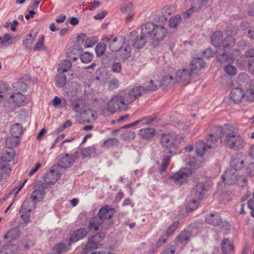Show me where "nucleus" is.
<instances>
[{
    "label": "nucleus",
    "instance_id": "1",
    "mask_svg": "<svg viewBox=\"0 0 254 254\" xmlns=\"http://www.w3.org/2000/svg\"><path fill=\"white\" fill-rule=\"evenodd\" d=\"M115 212V208L110 207L109 205L102 207L99 209L98 215L90 220L88 229L91 231H96L102 224L104 226L106 223H108V226H105V228L111 227L112 223L111 222V219L114 216Z\"/></svg>",
    "mask_w": 254,
    "mask_h": 254
},
{
    "label": "nucleus",
    "instance_id": "2",
    "mask_svg": "<svg viewBox=\"0 0 254 254\" xmlns=\"http://www.w3.org/2000/svg\"><path fill=\"white\" fill-rule=\"evenodd\" d=\"M141 33L147 37H150L153 43L157 45L163 41L168 33L167 28L161 25L148 22L142 25Z\"/></svg>",
    "mask_w": 254,
    "mask_h": 254
},
{
    "label": "nucleus",
    "instance_id": "3",
    "mask_svg": "<svg viewBox=\"0 0 254 254\" xmlns=\"http://www.w3.org/2000/svg\"><path fill=\"white\" fill-rule=\"evenodd\" d=\"M179 136L177 134H163L160 138V143L163 147L164 152L171 156L180 153L178 144L180 143Z\"/></svg>",
    "mask_w": 254,
    "mask_h": 254
},
{
    "label": "nucleus",
    "instance_id": "4",
    "mask_svg": "<svg viewBox=\"0 0 254 254\" xmlns=\"http://www.w3.org/2000/svg\"><path fill=\"white\" fill-rule=\"evenodd\" d=\"M232 132L227 133L225 135L223 142L224 144L230 149L234 150H239L242 149L245 145L243 138L238 134L236 129L231 127Z\"/></svg>",
    "mask_w": 254,
    "mask_h": 254
},
{
    "label": "nucleus",
    "instance_id": "5",
    "mask_svg": "<svg viewBox=\"0 0 254 254\" xmlns=\"http://www.w3.org/2000/svg\"><path fill=\"white\" fill-rule=\"evenodd\" d=\"M105 234L99 233L88 238L87 244L82 245V254L87 253L101 247L100 242L104 239Z\"/></svg>",
    "mask_w": 254,
    "mask_h": 254
},
{
    "label": "nucleus",
    "instance_id": "6",
    "mask_svg": "<svg viewBox=\"0 0 254 254\" xmlns=\"http://www.w3.org/2000/svg\"><path fill=\"white\" fill-rule=\"evenodd\" d=\"M223 33L218 31H216L211 36V43L215 47L220 46L222 44V47L228 48L233 46L235 44V39L231 36H227L223 41Z\"/></svg>",
    "mask_w": 254,
    "mask_h": 254
},
{
    "label": "nucleus",
    "instance_id": "7",
    "mask_svg": "<svg viewBox=\"0 0 254 254\" xmlns=\"http://www.w3.org/2000/svg\"><path fill=\"white\" fill-rule=\"evenodd\" d=\"M217 141L218 138L212 133L209 134L206 143L200 140L197 144L196 149L197 156L202 157L206 151L216 146V142Z\"/></svg>",
    "mask_w": 254,
    "mask_h": 254
},
{
    "label": "nucleus",
    "instance_id": "8",
    "mask_svg": "<svg viewBox=\"0 0 254 254\" xmlns=\"http://www.w3.org/2000/svg\"><path fill=\"white\" fill-rule=\"evenodd\" d=\"M127 103L126 99L123 96H115L108 103L107 110L111 114H113L117 109L121 108L124 106L128 105Z\"/></svg>",
    "mask_w": 254,
    "mask_h": 254
},
{
    "label": "nucleus",
    "instance_id": "9",
    "mask_svg": "<svg viewBox=\"0 0 254 254\" xmlns=\"http://www.w3.org/2000/svg\"><path fill=\"white\" fill-rule=\"evenodd\" d=\"M78 151H76L74 154H65L64 156L59 157V165L57 168H68L72 165L75 160L79 158Z\"/></svg>",
    "mask_w": 254,
    "mask_h": 254
},
{
    "label": "nucleus",
    "instance_id": "10",
    "mask_svg": "<svg viewBox=\"0 0 254 254\" xmlns=\"http://www.w3.org/2000/svg\"><path fill=\"white\" fill-rule=\"evenodd\" d=\"M210 186L207 182H198L192 190V194L194 198L202 200L204 197L205 193L210 189Z\"/></svg>",
    "mask_w": 254,
    "mask_h": 254
},
{
    "label": "nucleus",
    "instance_id": "11",
    "mask_svg": "<svg viewBox=\"0 0 254 254\" xmlns=\"http://www.w3.org/2000/svg\"><path fill=\"white\" fill-rule=\"evenodd\" d=\"M191 173V171L189 168H182L171 176V178L176 184H183L188 182Z\"/></svg>",
    "mask_w": 254,
    "mask_h": 254
},
{
    "label": "nucleus",
    "instance_id": "12",
    "mask_svg": "<svg viewBox=\"0 0 254 254\" xmlns=\"http://www.w3.org/2000/svg\"><path fill=\"white\" fill-rule=\"evenodd\" d=\"M14 156V152L10 149L9 151L4 153L0 158V169H5L3 171L6 175H9L11 172V169L9 167L8 163L13 160Z\"/></svg>",
    "mask_w": 254,
    "mask_h": 254
},
{
    "label": "nucleus",
    "instance_id": "13",
    "mask_svg": "<svg viewBox=\"0 0 254 254\" xmlns=\"http://www.w3.org/2000/svg\"><path fill=\"white\" fill-rule=\"evenodd\" d=\"M57 166H54L51 168L50 171L45 176V183L47 184L55 183L61 177V174L59 170H57Z\"/></svg>",
    "mask_w": 254,
    "mask_h": 254
},
{
    "label": "nucleus",
    "instance_id": "14",
    "mask_svg": "<svg viewBox=\"0 0 254 254\" xmlns=\"http://www.w3.org/2000/svg\"><path fill=\"white\" fill-rule=\"evenodd\" d=\"M143 93H145L144 86H136L131 89L128 93L127 96L124 98L126 99L127 103L128 105L134 101L138 96L141 95Z\"/></svg>",
    "mask_w": 254,
    "mask_h": 254
},
{
    "label": "nucleus",
    "instance_id": "15",
    "mask_svg": "<svg viewBox=\"0 0 254 254\" xmlns=\"http://www.w3.org/2000/svg\"><path fill=\"white\" fill-rule=\"evenodd\" d=\"M20 213H21V219L23 221L22 226H25L30 222L31 217V208L28 201H25L23 202Z\"/></svg>",
    "mask_w": 254,
    "mask_h": 254
},
{
    "label": "nucleus",
    "instance_id": "16",
    "mask_svg": "<svg viewBox=\"0 0 254 254\" xmlns=\"http://www.w3.org/2000/svg\"><path fill=\"white\" fill-rule=\"evenodd\" d=\"M225 183L228 185H234L237 182L238 175H235V171L232 169H227L222 176Z\"/></svg>",
    "mask_w": 254,
    "mask_h": 254
},
{
    "label": "nucleus",
    "instance_id": "17",
    "mask_svg": "<svg viewBox=\"0 0 254 254\" xmlns=\"http://www.w3.org/2000/svg\"><path fill=\"white\" fill-rule=\"evenodd\" d=\"M25 99V95L11 90L6 101L19 106L22 105Z\"/></svg>",
    "mask_w": 254,
    "mask_h": 254
},
{
    "label": "nucleus",
    "instance_id": "18",
    "mask_svg": "<svg viewBox=\"0 0 254 254\" xmlns=\"http://www.w3.org/2000/svg\"><path fill=\"white\" fill-rule=\"evenodd\" d=\"M72 110L77 113L82 114L85 112V102L80 98H75L70 101Z\"/></svg>",
    "mask_w": 254,
    "mask_h": 254
},
{
    "label": "nucleus",
    "instance_id": "19",
    "mask_svg": "<svg viewBox=\"0 0 254 254\" xmlns=\"http://www.w3.org/2000/svg\"><path fill=\"white\" fill-rule=\"evenodd\" d=\"M193 73L190 69H180L176 72V79L178 81L188 82Z\"/></svg>",
    "mask_w": 254,
    "mask_h": 254
},
{
    "label": "nucleus",
    "instance_id": "20",
    "mask_svg": "<svg viewBox=\"0 0 254 254\" xmlns=\"http://www.w3.org/2000/svg\"><path fill=\"white\" fill-rule=\"evenodd\" d=\"M244 92L240 88H235L230 92V98L234 102L240 103L244 101Z\"/></svg>",
    "mask_w": 254,
    "mask_h": 254
},
{
    "label": "nucleus",
    "instance_id": "21",
    "mask_svg": "<svg viewBox=\"0 0 254 254\" xmlns=\"http://www.w3.org/2000/svg\"><path fill=\"white\" fill-rule=\"evenodd\" d=\"M146 37L145 35L141 33V35L139 36L135 35L134 39L132 40L130 38L129 42L133 47L137 49H140L145 45L146 42L145 39Z\"/></svg>",
    "mask_w": 254,
    "mask_h": 254
},
{
    "label": "nucleus",
    "instance_id": "22",
    "mask_svg": "<svg viewBox=\"0 0 254 254\" xmlns=\"http://www.w3.org/2000/svg\"><path fill=\"white\" fill-rule=\"evenodd\" d=\"M11 90L6 83L0 81V103L2 100L7 101Z\"/></svg>",
    "mask_w": 254,
    "mask_h": 254
},
{
    "label": "nucleus",
    "instance_id": "23",
    "mask_svg": "<svg viewBox=\"0 0 254 254\" xmlns=\"http://www.w3.org/2000/svg\"><path fill=\"white\" fill-rule=\"evenodd\" d=\"M87 231L85 229L80 228L74 231L71 234L70 238V242L71 243L76 242L86 237Z\"/></svg>",
    "mask_w": 254,
    "mask_h": 254
},
{
    "label": "nucleus",
    "instance_id": "24",
    "mask_svg": "<svg viewBox=\"0 0 254 254\" xmlns=\"http://www.w3.org/2000/svg\"><path fill=\"white\" fill-rule=\"evenodd\" d=\"M192 232L190 231L183 230L178 235L176 240L179 243L183 245H186L190 241V238L192 236Z\"/></svg>",
    "mask_w": 254,
    "mask_h": 254
},
{
    "label": "nucleus",
    "instance_id": "25",
    "mask_svg": "<svg viewBox=\"0 0 254 254\" xmlns=\"http://www.w3.org/2000/svg\"><path fill=\"white\" fill-rule=\"evenodd\" d=\"M205 221L209 224L213 226H218L220 225L222 219L219 214L217 213H213L206 215L205 216Z\"/></svg>",
    "mask_w": 254,
    "mask_h": 254
},
{
    "label": "nucleus",
    "instance_id": "26",
    "mask_svg": "<svg viewBox=\"0 0 254 254\" xmlns=\"http://www.w3.org/2000/svg\"><path fill=\"white\" fill-rule=\"evenodd\" d=\"M131 49L129 46L124 44L120 46L118 51V56L120 59L125 61L130 56Z\"/></svg>",
    "mask_w": 254,
    "mask_h": 254
},
{
    "label": "nucleus",
    "instance_id": "27",
    "mask_svg": "<svg viewBox=\"0 0 254 254\" xmlns=\"http://www.w3.org/2000/svg\"><path fill=\"white\" fill-rule=\"evenodd\" d=\"M21 234V231L18 227H14L10 229L4 235V239L12 241L18 239Z\"/></svg>",
    "mask_w": 254,
    "mask_h": 254
},
{
    "label": "nucleus",
    "instance_id": "28",
    "mask_svg": "<svg viewBox=\"0 0 254 254\" xmlns=\"http://www.w3.org/2000/svg\"><path fill=\"white\" fill-rule=\"evenodd\" d=\"M204 65L205 63L201 58H194L191 63V67L190 70L193 73L195 71L200 70L204 67Z\"/></svg>",
    "mask_w": 254,
    "mask_h": 254
},
{
    "label": "nucleus",
    "instance_id": "29",
    "mask_svg": "<svg viewBox=\"0 0 254 254\" xmlns=\"http://www.w3.org/2000/svg\"><path fill=\"white\" fill-rule=\"evenodd\" d=\"M41 187L39 189H36L33 191V202L34 203L37 202L42 200L45 195L44 185L40 183Z\"/></svg>",
    "mask_w": 254,
    "mask_h": 254
},
{
    "label": "nucleus",
    "instance_id": "30",
    "mask_svg": "<svg viewBox=\"0 0 254 254\" xmlns=\"http://www.w3.org/2000/svg\"><path fill=\"white\" fill-rule=\"evenodd\" d=\"M12 90L19 94L25 93L28 89V86L22 81H17L12 85Z\"/></svg>",
    "mask_w": 254,
    "mask_h": 254
},
{
    "label": "nucleus",
    "instance_id": "31",
    "mask_svg": "<svg viewBox=\"0 0 254 254\" xmlns=\"http://www.w3.org/2000/svg\"><path fill=\"white\" fill-rule=\"evenodd\" d=\"M155 132V130L153 128H144L141 129L138 133L142 138L148 139L153 137Z\"/></svg>",
    "mask_w": 254,
    "mask_h": 254
},
{
    "label": "nucleus",
    "instance_id": "32",
    "mask_svg": "<svg viewBox=\"0 0 254 254\" xmlns=\"http://www.w3.org/2000/svg\"><path fill=\"white\" fill-rule=\"evenodd\" d=\"M71 67V64L70 61L64 60L62 61L59 64L58 72L64 73L68 71Z\"/></svg>",
    "mask_w": 254,
    "mask_h": 254
},
{
    "label": "nucleus",
    "instance_id": "33",
    "mask_svg": "<svg viewBox=\"0 0 254 254\" xmlns=\"http://www.w3.org/2000/svg\"><path fill=\"white\" fill-rule=\"evenodd\" d=\"M10 131L12 136L18 138L22 134V127L20 124H15L11 126Z\"/></svg>",
    "mask_w": 254,
    "mask_h": 254
},
{
    "label": "nucleus",
    "instance_id": "34",
    "mask_svg": "<svg viewBox=\"0 0 254 254\" xmlns=\"http://www.w3.org/2000/svg\"><path fill=\"white\" fill-rule=\"evenodd\" d=\"M231 166L234 171L241 170L244 167V161L237 157H233L230 162Z\"/></svg>",
    "mask_w": 254,
    "mask_h": 254
},
{
    "label": "nucleus",
    "instance_id": "35",
    "mask_svg": "<svg viewBox=\"0 0 254 254\" xmlns=\"http://www.w3.org/2000/svg\"><path fill=\"white\" fill-rule=\"evenodd\" d=\"M55 82L57 87H63L66 83V78L64 74L59 73V74L56 75Z\"/></svg>",
    "mask_w": 254,
    "mask_h": 254
},
{
    "label": "nucleus",
    "instance_id": "36",
    "mask_svg": "<svg viewBox=\"0 0 254 254\" xmlns=\"http://www.w3.org/2000/svg\"><path fill=\"white\" fill-rule=\"evenodd\" d=\"M122 41L119 40L117 38L115 37L112 41L109 44V48L110 50L113 52H118L121 45Z\"/></svg>",
    "mask_w": 254,
    "mask_h": 254
},
{
    "label": "nucleus",
    "instance_id": "37",
    "mask_svg": "<svg viewBox=\"0 0 254 254\" xmlns=\"http://www.w3.org/2000/svg\"><path fill=\"white\" fill-rule=\"evenodd\" d=\"M222 250L224 254H227L233 250V246L228 239H224L221 245Z\"/></svg>",
    "mask_w": 254,
    "mask_h": 254
},
{
    "label": "nucleus",
    "instance_id": "38",
    "mask_svg": "<svg viewBox=\"0 0 254 254\" xmlns=\"http://www.w3.org/2000/svg\"><path fill=\"white\" fill-rule=\"evenodd\" d=\"M23 46L28 51H31L32 47V34L29 33L23 38Z\"/></svg>",
    "mask_w": 254,
    "mask_h": 254
},
{
    "label": "nucleus",
    "instance_id": "39",
    "mask_svg": "<svg viewBox=\"0 0 254 254\" xmlns=\"http://www.w3.org/2000/svg\"><path fill=\"white\" fill-rule=\"evenodd\" d=\"M182 21V17L180 15H176L171 17L169 20L170 27H176Z\"/></svg>",
    "mask_w": 254,
    "mask_h": 254
},
{
    "label": "nucleus",
    "instance_id": "40",
    "mask_svg": "<svg viewBox=\"0 0 254 254\" xmlns=\"http://www.w3.org/2000/svg\"><path fill=\"white\" fill-rule=\"evenodd\" d=\"M217 59L220 63L230 62L234 60V57L231 55H229L227 53L225 52L221 54H218L217 55Z\"/></svg>",
    "mask_w": 254,
    "mask_h": 254
},
{
    "label": "nucleus",
    "instance_id": "41",
    "mask_svg": "<svg viewBox=\"0 0 254 254\" xmlns=\"http://www.w3.org/2000/svg\"><path fill=\"white\" fill-rule=\"evenodd\" d=\"M202 161L200 159H197L195 157L190 159L189 164L190 167L193 170H196L199 168L202 165Z\"/></svg>",
    "mask_w": 254,
    "mask_h": 254
},
{
    "label": "nucleus",
    "instance_id": "42",
    "mask_svg": "<svg viewBox=\"0 0 254 254\" xmlns=\"http://www.w3.org/2000/svg\"><path fill=\"white\" fill-rule=\"evenodd\" d=\"M19 143V140L17 138H15L13 136L8 137L7 138L6 140V146L10 149L12 148L16 147Z\"/></svg>",
    "mask_w": 254,
    "mask_h": 254
},
{
    "label": "nucleus",
    "instance_id": "43",
    "mask_svg": "<svg viewBox=\"0 0 254 254\" xmlns=\"http://www.w3.org/2000/svg\"><path fill=\"white\" fill-rule=\"evenodd\" d=\"M95 152V148L93 147H88L82 148L80 150V153L82 158L90 157Z\"/></svg>",
    "mask_w": 254,
    "mask_h": 254
},
{
    "label": "nucleus",
    "instance_id": "44",
    "mask_svg": "<svg viewBox=\"0 0 254 254\" xmlns=\"http://www.w3.org/2000/svg\"><path fill=\"white\" fill-rule=\"evenodd\" d=\"M119 140L116 138H110L103 141L102 145L104 147H113L114 146H118L119 145Z\"/></svg>",
    "mask_w": 254,
    "mask_h": 254
},
{
    "label": "nucleus",
    "instance_id": "45",
    "mask_svg": "<svg viewBox=\"0 0 254 254\" xmlns=\"http://www.w3.org/2000/svg\"><path fill=\"white\" fill-rule=\"evenodd\" d=\"M244 102H253L254 101V90L253 88L248 89L244 92Z\"/></svg>",
    "mask_w": 254,
    "mask_h": 254
},
{
    "label": "nucleus",
    "instance_id": "46",
    "mask_svg": "<svg viewBox=\"0 0 254 254\" xmlns=\"http://www.w3.org/2000/svg\"><path fill=\"white\" fill-rule=\"evenodd\" d=\"M106 49V45L104 43H98L95 48V52L97 57L102 56L105 53Z\"/></svg>",
    "mask_w": 254,
    "mask_h": 254
},
{
    "label": "nucleus",
    "instance_id": "47",
    "mask_svg": "<svg viewBox=\"0 0 254 254\" xmlns=\"http://www.w3.org/2000/svg\"><path fill=\"white\" fill-rule=\"evenodd\" d=\"M170 158L171 157H170L169 156L165 155L163 156V158L161 162V166L159 168L160 172H163L166 170L169 163Z\"/></svg>",
    "mask_w": 254,
    "mask_h": 254
},
{
    "label": "nucleus",
    "instance_id": "48",
    "mask_svg": "<svg viewBox=\"0 0 254 254\" xmlns=\"http://www.w3.org/2000/svg\"><path fill=\"white\" fill-rule=\"evenodd\" d=\"M93 59V55L89 52H85L80 55L81 62L85 64L90 63Z\"/></svg>",
    "mask_w": 254,
    "mask_h": 254
},
{
    "label": "nucleus",
    "instance_id": "49",
    "mask_svg": "<svg viewBox=\"0 0 254 254\" xmlns=\"http://www.w3.org/2000/svg\"><path fill=\"white\" fill-rule=\"evenodd\" d=\"M98 42V39L95 37H90L87 38L84 43L85 48H90L93 47Z\"/></svg>",
    "mask_w": 254,
    "mask_h": 254
},
{
    "label": "nucleus",
    "instance_id": "50",
    "mask_svg": "<svg viewBox=\"0 0 254 254\" xmlns=\"http://www.w3.org/2000/svg\"><path fill=\"white\" fill-rule=\"evenodd\" d=\"M16 249V246L14 245H6L3 246L2 249L0 251V253H4V254H9L13 253Z\"/></svg>",
    "mask_w": 254,
    "mask_h": 254
},
{
    "label": "nucleus",
    "instance_id": "51",
    "mask_svg": "<svg viewBox=\"0 0 254 254\" xmlns=\"http://www.w3.org/2000/svg\"><path fill=\"white\" fill-rule=\"evenodd\" d=\"M225 71L229 75L234 76L237 74V69L234 65L228 64L224 68Z\"/></svg>",
    "mask_w": 254,
    "mask_h": 254
},
{
    "label": "nucleus",
    "instance_id": "52",
    "mask_svg": "<svg viewBox=\"0 0 254 254\" xmlns=\"http://www.w3.org/2000/svg\"><path fill=\"white\" fill-rule=\"evenodd\" d=\"M176 250L175 246L172 245H168L161 252L160 254H174Z\"/></svg>",
    "mask_w": 254,
    "mask_h": 254
},
{
    "label": "nucleus",
    "instance_id": "53",
    "mask_svg": "<svg viewBox=\"0 0 254 254\" xmlns=\"http://www.w3.org/2000/svg\"><path fill=\"white\" fill-rule=\"evenodd\" d=\"M44 45V36L41 35L38 42L33 48L34 51H39L42 49Z\"/></svg>",
    "mask_w": 254,
    "mask_h": 254
},
{
    "label": "nucleus",
    "instance_id": "54",
    "mask_svg": "<svg viewBox=\"0 0 254 254\" xmlns=\"http://www.w3.org/2000/svg\"><path fill=\"white\" fill-rule=\"evenodd\" d=\"M179 222L178 221L174 222L171 225H170L166 232L167 236H169L174 232V231L178 227Z\"/></svg>",
    "mask_w": 254,
    "mask_h": 254
},
{
    "label": "nucleus",
    "instance_id": "55",
    "mask_svg": "<svg viewBox=\"0 0 254 254\" xmlns=\"http://www.w3.org/2000/svg\"><path fill=\"white\" fill-rule=\"evenodd\" d=\"M26 181L27 180H26L23 183H20L17 186H15V188L11 191L9 192L8 195H10L12 193H14L15 198L17 194L22 189Z\"/></svg>",
    "mask_w": 254,
    "mask_h": 254
},
{
    "label": "nucleus",
    "instance_id": "56",
    "mask_svg": "<svg viewBox=\"0 0 254 254\" xmlns=\"http://www.w3.org/2000/svg\"><path fill=\"white\" fill-rule=\"evenodd\" d=\"M133 6L132 2H130L128 4L125 5L121 8V11L123 13H127L129 11H132V8Z\"/></svg>",
    "mask_w": 254,
    "mask_h": 254
},
{
    "label": "nucleus",
    "instance_id": "57",
    "mask_svg": "<svg viewBox=\"0 0 254 254\" xmlns=\"http://www.w3.org/2000/svg\"><path fill=\"white\" fill-rule=\"evenodd\" d=\"M67 246L64 244H59L56 246L55 249L58 253H62L66 251L67 250Z\"/></svg>",
    "mask_w": 254,
    "mask_h": 254
},
{
    "label": "nucleus",
    "instance_id": "58",
    "mask_svg": "<svg viewBox=\"0 0 254 254\" xmlns=\"http://www.w3.org/2000/svg\"><path fill=\"white\" fill-rule=\"evenodd\" d=\"M145 88V92L147 91H151L156 90L157 89L156 85L154 84L153 81L152 80H150L148 85H146Z\"/></svg>",
    "mask_w": 254,
    "mask_h": 254
},
{
    "label": "nucleus",
    "instance_id": "59",
    "mask_svg": "<svg viewBox=\"0 0 254 254\" xmlns=\"http://www.w3.org/2000/svg\"><path fill=\"white\" fill-rule=\"evenodd\" d=\"M162 82L163 85L167 86L173 83V78L172 76H166L163 77Z\"/></svg>",
    "mask_w": 254,
    "mask_h": 254
},
{
    "label": "nucleus",
    "instance_id": "60",
    "mask_svg": "<svg viewBox=\"0 0 254 254\" xmlns=\"http://www.w3.org/2000/svg\"><path fill=\"white\" fill-rule=\"evenodd\" d=\"M203 54L204 57L209 59L214 57L215 54V52L213 51L211 49L208 48L204 51Z\"/></svg>",
    "mask_w": 254,
    "mask_h": 254
},
{
    "label": "nucleus",
    "instance_id": "61",
    "mask_svg": "<svg viewBox=\"0 0 254 254\" xmlns=\"http://www.w3.org/2000/svg\"><path fill=\"white\" fill-rule=\"evenodd\" d=\"M112 69L113 72L119 73L122 70V66L120 63H114L112 64Z\"/></svg>",
    "mask_w": 254,
    "mask_h": 254
},
{
    "label": "nucleus",
    "instance_id": "62",
    "mask_svg": "<svg viewBox=\"0 0 254 254\" xmlns=\"http://www.w3.org/2000/svg\"><path fill=\"white\" fill-rule=\"evenodd\" d=\"M119 86V82L117 79H112L109 82V87L111 89L118 88Z\"/></svg>",
    "mask_w": 254,
    "mask_h": 254
},
{
    "label": "nucleus",
    "instance_id": "63",
    "mask_svg": "<svg viewBox=\"0 0 254 254\" xmlns=\"http://www.w3.org/2000/svg\"><path fill=\"white\" fill-rule=\"evenodd\" d=\"M247 182V179L246 177L243 176H238L237 183L239 186H243Z\"/></svg>",
    "mask_w": 254,
    "mask_h": 254
},
{
    "label": "nucleus",
    "instance_id": "64",
    "mask_svg": "<svg viewBox=\"0 0 254 254\" xmlns=\"http://www.w3.org/2000/svg\"><path fill=\"white\" fill-rule=\"evenodd\" d=\"M198 206V202L196 200H192L191 202L189 203L187 208L192 211L195 209Z\"/></svg>",
    "mask_w": 254,
    "mask_h": 254
}]
</instances>
